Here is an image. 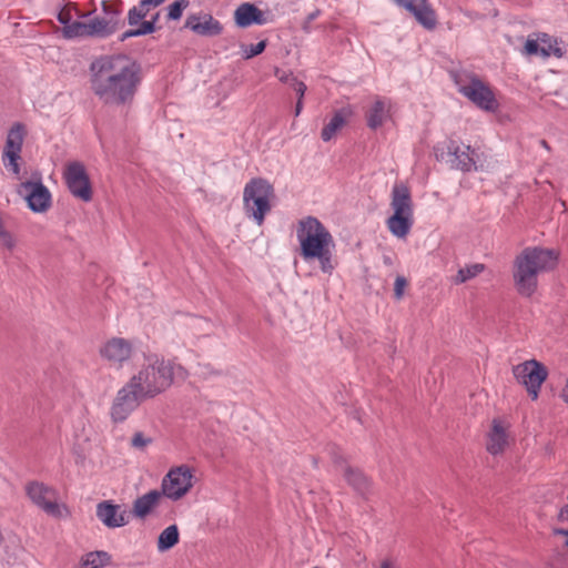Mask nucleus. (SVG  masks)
Returning a JSON list of instances; mask_svg holds the SVG:
<instances>
[{"label":"nucleus","mask_w":568,"mask_h":568,"mask_svg":"<svg viewBox=\"0 0 568 568\" xmlns=\"http://www.w3.org/2000/svg\"><path fill=\"white\" fill-rule=\"evenodd\" d=\"M163 498V494L159 490H151L133 503L132 514L139 519H144L149 516L160 504Z\"/></svg>","instance_id":"nucleus-25"},{"label":"nucleus","mask_w":568,"mask_h":568,"mask_svg":"<svg viewBox=\"0 0 568 568\" xmlns=\"http://www.w3.org/2000/svg\"><path fill=\"white\" fill-rule=\"evenodd\" d=\"M183 8L184 6L181 1L171 3L169 7V18L173 20L179 19L182 14Z\"/></svg>","instance_id":"nucleus-38"},{"label":"nucleus","mask_w":568,"mask_h":568,"mask_svg":"<svg viewBox=\"0 0 568 568\" xmlns=\"http://www.w3.org/2000/svg\"><path fill=\"white\" fill-rule=\"evenodd\" d=\"M99 354L110 367L119 369L131 359L133 344L123 337H112L100 347Z\"/></svg>","instance_id":"nucleus-16"},{"label":"nucleus","mask_w":568,"mask_h":568,"mask_svg":"<svg viewBox=\"0 0 568 568\" xmlns=\"http://www.w3.org/2000/svg\"><path fill=\"white\" fill-rule=\"evenodd\" d=\"M351 115L352 110L349 108L336 111L329 122L323 128L321 132L322 140L325 142L332 140L336 133L343 129Z\"/></svg>","instance_id":"nucleus-26"},{"label":"nucleus","mask_w":568,"mask_h":568,"mask_svg":"<svg viewBox=\"0 0 568 568\" xmlns=\"http://www.w3.org/2000/svg\"><path fill=\"white\" fill-rule=\"evenodd\" d=\"M265 47H266L265 41H260L255 45H250V47L243 44V45H241L242 57L245 59L253 58V57L262 53L264 51Z\"/></svg>","instance_id":"nucleus-34"},{"label":"nucleus","mask_w":568,"mask_h":568,"mask_svg":"<svg viewBox=\"0 0 568 568\" xmlns=\"http://www.w3.org/2000/svg\"><path fill=\"white\" fill-rule=\"evenodd\" d=\"M18 192L24 197L29 209L36 213H43L51 205V194L41 181L23 182Z\"/></svg>","instance_id":"nucleus-17"},{"label":"nucleus","mask_w":568,"mask_h":568,"mask_svg":"<svg viewBox=\"0 0 568 568\" xmlns=\"http://www.w3.org/2000/svg\"><path fill=\"white\" fill-rule=\"evenodd\" d=\"M345 480L361 495H366L371 489V481L364 473L343 460L336 459Z\"/></svg>","instance_id":"nucleus-24"},{"label":"nucleus","mask_w":568,"mask_h":568,"mask_svg":"<svg viewBox=\"0 0 568 568\" xmlns=\"http://www.w3.org/2000/svg\"><path fill=\"white\" fill-rule=\"evenodd\" d=\"M540 145H541L542 148H545L546 150H549V145H548L547 141L541 140V141H540Z\"/></svg>","instance_id":"nucleus-44"},{"label":"nucleus","mask_w":568,"mask_h":568,"mask_svg":"<svg viewBox=\"0 0 568 568\" xmlns=\"http://www.w3.org/2000/svg\"><path fill=\"white\" fill-rule=\"evenodd\" d=\"M97 517L108 528L123 527L129 523L128 513L121 506L110 501H102L97 506Z\"/></svg>","instance_id":"nucleus-22"},{"label":"nucleus","mask_w":568,"mask_h":568,"mask_svg":"<svg viewBox=\"0 0 568 568\" xmlns=\"http://www.w3.org/2000/svg\"><path fill=\"white\" fill-rule=\"evenodd\" d=\"M84 568H103L111 564V555L103 550L90 551L81 557Z\"/></svg>","instance_id":"nucleus-29"},{"label":"nucleus","mask_w":568,"mask_h":568,"mask_svg":"<svg viewBox=\"0 0 568 568\" xmlns=\"http://www.w3.org/2000/svg\"><path fill=\"white\" fill-rule=\"evenodd\" d=\"M148 11L149 4L143 3V0H141L138 7H134L129 11V23L131 26H138L141 22V20L146 16Z\"/></svg>","instance_id":"nucleus-32"},{"label":"nucleus","mask_w":568,"mask_h":568,"mask_svg":"<svg viewBox=\"0 0 568 568\" xmlns=\"http://www.w3.org/2000/svg\"><path fill=\"white\" fill-rule=\"evenodd\" d=\"M275 197L273 185L261 178L248 181L243 191L244 211L247 217L253 219L261 226L266 214L272 210Z\"/></svg>","instance_id":"nucleus-6"},{"label":"nucleus","mask_w":568,"mask_h":568,"mask_svg":"<svg viewBox=\"0 0 568 568\" xmlns=\"http://www.w3.org/2000/svg\"><path fill=\"white\" fill-rule=\"evenodd\" d=\"M396 104L392 99L381 95L373 97L365 110V121L371 130H377L388 122H393Z\"/></svg>","instance_id":"nucleus-15"},{"label":"nucleus","mask_w":568,"mask_h":568,"mask_svg":"<svg viewBox=\"0 0 568 568\" xmlns=\"http://www.w3.org/2000/svg\"><path fill=\"white\" fill-rule=\"evenodd\" d=\"M524 52L527 55H539L541 58H560L565 53V47L558 38H531L527 40Z\"/></svg>","instance_id":"nucleus-19"},{"label":"nucleus","mask_w":568,"mask_h":568,"mask_svg":"<svg viewBox=\"0 0 568 568\" xmlns=\"http://www.w3.org/2000/svg\"><path fill=\"white\" fill-rule=\"evenodd\" d=\"M180 540V532L176 525L168 526L158 537V550L164 552L173 548Z\"/></svg>","instance_id":"nucleus-28"},{"label":"nucleus","mask_w":568,"mask_h":568,"mask_svg":"<svg viewBox=\"0 0 568 568\" xmlns=\"http://www.w3.org/2000/svg\"><path fill=\"white\" fill-rule=\"evenodd\" d=\"M26 135L24 126L16 123L8 132L6 145L2 154V162L7 170L11 171L17 178L20 175L21 150Z\"/></svg>","instance_id":"nucleus-14"},{"label":"nucleus","mask_w":568,"mask_h":568,"mask_svg":"<svg viewBox=\"0 0 568 568\" xmlns=\"http://www.w3.org/2000/svg\"><path fill=\"white\" fill-rule=\"evenodd\" d=\"M63 27L64 36H97L108 32L105 19L91 18L90 14H80L74 4H67L58 14Z\"/></svg>","instance_id":"nucleus-8"},{"label":"nucleus","mask_w":568,"mask_h":568,"mask_svg":"<svg viewBox=\"0 0 568 568\" xmlns=\"http://www.w3.org/2000/svg\"><path fill=\"white\" fill-rule=\"evenodd\" d=\"M447 149V161L452 166L460 169L463 171H470L476 168L477 152L471 150L470 146H460L455 141H449L446 145Z\"/></svg>","instance_id":"nucleus-20"},{"label":"nucleus","mask_w":568,"mask_h":568,"mask_svg":"<svg viewBox=\"0 0 568 568\" xmlns=\"http://www.w3.org/2000/svg\"><path fill=\"white\" fill-rule=\"evenodd\" d=\"M292 88L295 90V92L297 93L298 95V99L303 100V97L305 94V91H306V85L304 82L302 81H295V83L292 85Z\"/></svg>","instance_id":"nucleus-39"},{"label":"nucleus","mask_w":568,"mask_h":568,"mask_svg":"<svg viewBox=\"0 0 568 568\" xmlns=\"http://www.w3.org/2000/svg\"><path fill=\"white\" fill-rule=\"evenodd\" d=\"M186 377L187 372L182 365L152 354L145 356L144 362L129 381L148 399H153L166 392L175 378L185 379Z\"/></svg>","instance_id":"nucleus-4"},{"label":"nucleus","mask_w":568,"mask_h":568,"mask_svg":"<svg viewBox=\"0 0 568 568\" xmlns=\"http://www.w3.org/2000/svg\"><path fill=\"white\" fill-rule=\"evenodd\" d=\"M26 493L31 501L49 516L65 518L70 515L68 507L57 501L55 490L44 484L31 481L27 484Z\"/></svg>","instance_id":"nucleus-10"},{"label":"nucleus","mask_w":568,"mask_h":568,"mask_svg":"<svg viewBox=\"0 0 568 568\" xmlns=\"http://www.w3.org/2000/svg\"><path fill=\"white\" fill-rule=\"evenodd\" d=\"M452 77L458 91L476 106L485 111L497 110L498 102L494 91L477 74L467 70H458L453 71Z\"/></svg>","instance_id":"nucleus-7"},{"label":"nucleus","mask_w":568,"mask_h":568,"mask_svg":"<svg viewBox=\"0 0 568 568\" xmlns=\"http://www.w3.org/2000/svg\"><path fill=\"white\" fill-rule=\"evenodd\" d=\"M153 439L151 437L145 436L143 433L138 432L133 435L131 439L132 447L136 449H144L146 446L152 444Z\"/></svg>","instance_id":"nucleus-35"},{"label":"nucleus","mask_w":568,"mask_h":568,"mask_svg":"<svg viewBox=\"0 0 568 568\" xmlns=\"http://www.w3.org/2000/svg\"><path fill=\"white\" fill-rule=\"evenodd\" d=\"M164 0H143V3H148L149 7L150 6H159L163 2Z\"/></svg>","instance_id":"nucleus-43"},{"label":"nucleus","mask_w":568,"mask_h":568,"mask_svg":"<svg viewBox=\"0 0 568 568\" xmlns=\"http://www.w3.org/2000/svg\"><path fill=\"white\" fill-rule=\"evenodd\" d=\"M559 260V252L542 246H528L518 253L513 262V282L516 292L531 297L538 288V276L552 271Z\"/></svg>","instance_id":"nucleus-2"},{"label":"nucleus","mask_w":568,"mask_h":568,"mask_svg":"<svg viewBox=\"0 0 568 568\" xmlns=\"http://www.w3.org/2000/svg\"><path fill=\"white\" fill-rule=\"evenodd\" d=\"M192 478L193 474L189 466L181 465L174 467L164 476L161 484V493L172 500H179L192 488Z\"/></svg>","instance_id":"nucleus-11"},{"label":"nucleus","mask_w":568,"mask_h":568,"mask_svg":"<svg viewBox=\"0 0 568 568\" xmlns=\"http://www.w3.org/2000/svg\"><path fill=\"white\" fill-rule=\"evenodd\" d=\"M509 425L500 419L494 418L491 426L487 433L486 448L491 455L501 454L509 444L508 435Z\"/></svg>","instance_id":"nucleus-21"},{"label":"nucleus","mask_w":568,"mask_h":568,"mask_svg":"<svg viewBox=\"0 0 568 568\" xmlns=\"http://www.w3.org/2000/svg\"><path fill=\"white\" fill-rule=\"evenodd\" d=\"M407 285L405 277L397 276L394 283V294L397 300H400L404 295V290Z\"/></svg>","instance_id":"nucleus-37"},{"label":"nucleus","mask_w":568,"mask_h":568,"mask_svg":"<svg viewBox=\"0 0 568 568\" xmlns=\"http://www.w3.org/2000/svg\"><path fill=\"white\" fill-rule=\"evenodd\" d=\"M0 245L1 247L12 252L17 247L16 235L7 227L4 221L0 216Z\"/></svg>","instance_id":"nucleus-31"},{"label":"nucleus","mask_w":568,"mask_h":568,"mask_svg":"<svg viewBox=\"0 0 568 568\" xmlns=\"http://www.w3.org/2000/svg\"><path fill=\"white\" fill-rule=\"evenodd\" d=\"M393 214L387 219L388 231L397 239H405L414 223V204L409 187L403 183H395L390 194Z\"/></svg>","instance_id":"nucleus-5"},{"label":"nucleus","mask_w":568,"mask_h":568,"mask_svg":"<svg viewBox=\"0 0 568 568\" xmlns=\"http://www.w3.org/2000/svg\"><path fill=\"white\" fill-rule=\"evenodd\" d=\"M379 568H402L394 559H383L379 564Z\"/></svg>","instance_id":"nucleus-40"},{"label":"nucleus","mask_w":568,"mask_h":568,"mask_svg":"<svg viewBox=\"0 0 568 568\" xmlns=\"http://www.w3.org/2000/svg\"><path fill=\"white\" fill-rule=\"evenodd\" d=\"M274 74L281 82L291 87L295 83V81H297L291 71L282 70L280 68H275Z\"/></svg>","instance_id":"nucleus-36"},{"label":"nucleus","mask_w":568,"mask_h":568,"mask_svg":"<svg viewBox=\"0 0 568 568\" xmlns=\"http://www.w3.org/2000/svg\"><path fill=\"white\" fill-rule=\"evenodd\" d=\"M149 400L139 389L128 381L115 394L110 417L113 423L124 422L140 405Z\"/></svg>","instance_id":"nucleus-9"},{"label":"nucleus","mask_w":568,"mask_h":568,"mask_svg":"<svg viewBox=\"0 0 568 568\" xmlns=\"http://www.w3.org/2000/svg\"><path fill=\"white\" fill-rule=\"evenodd\" d=\"M485 268L486 266L483 263L467 264L458 270L456 275L452 278V282L455 285L464 284L481 274Z\"/></svg>","instance_id":"nucleus-30"},{"label":"nucleus","mask_w":568,"mask_h":568,"mask_svg":"<svg viewBox=\"0 0 568 568\" xmlns=\"http://www.w3.org/2000/svg\"><path fill=\"white\" fill-rule=\"evenodd\" d=\"M185 26L195 33H215L220 31L219 22L209 14L189 17Z\"/></svg>","instance_id":"nucleus-27"},{"label":"nucleus","mask_w":568,"mask_h":568,"mask_svg":"<svg viewBox=\"0 0 568 568\" xmlns=\"http://www.w3.org/2000/svg\"><path fill=\"white\" fill-rule=\"evenodd\" d=\"M138 26L136 29L128 30L122 36H145L155 31L153 21H142Z\"/></svg>","instance_id":"nucleus-33"},{"label":"nucleus","mask_w":568,"mask_h":568,"mask_svg":"<svg viewBox=\"0 0 568 568\" xmlns=\"http://www.w3.org/2000/svg\"><path fill=\"white\" fill-rule=\"evenodd\" d=\"M63 175L67 186L74 197L83 202H90L92 200L93 192L91 182L82 163H69Z\"/></svg>","instance_id":"nucleus-13"},{"label":"nucleus","mask_w":568,"mask_h":568,"mask_svg":"<svg viewBox=\"0 0 568 568\" xmlns=\"http://www.w3.org/2000/svg\"><path fill=\"white\" fill-rule=\"evenodd\" d=\"M398 7L410 12L416 21L426 30L432 31L437 24L435 11L427 0H393Z\"/></svg>","instance_id":"nucleus-18"},{"label":"nucleus","mask_w":568,"mask_h":568,"mask_svg":"<svg viewBox=\"0 0 568 568\" xmlns=\"http://www.w3.org/2000/svg\"><path fill=\"white\" fill-rule=\"evenodd\" d=\"M514 375L521 383L531 399L538 398L541 384L546 381L547 368L536 359L526 361L514 368Z\"/></svg>","instance_id":"nucleus-12"},{"label":"nucleus","mask_w":568,"mask_h":568,"mask_svg":"<svg viewBox=\"0 0 568 568\" xmlns=\"http://www.w3.org/2000/svg\"><path fill=\"white\" fill-rule=\"evenodd\" d=\"M144 78L141 62L126 53L103 54L89 65V87L105 105L132 103Z\"/></svg>","instance_id":"nucleus-1"},{"label":"nucleus","mask_w":568,"mask_h":568,"mask_svg":"<svg viewBox=\"0 0 568 568\" xmlns=\"http://www.w3.org/2000/svg\"><path fill=\"white\" fill-rule=\"evenodd\" d=\"M234 19L240 27H250L253 24L262 26L271 21L270 13L260 10L252 3H242L234 12Z\"/></svg>","instance_id":"nucleus-23"},{"label":"nucleus","mask_w":568,"mask_h":568,"mask_svg":"<svg viewBox=\"0 0 568 568\" xmlns=\"http://www.w3.org/2000/svg\"><path fill=\"white\" fill-rule=\"evenodd\" d=\"M560 397L564 399L565 403L568 404V378L565 387L561 389Z\"/></svg>","instance_id":"nucleus-41"},{"label":"nucleus","mask_w":568,"mask_h":568,"mask_svg":"<svg viewBox=\"0 0 568 568\" xmlns=\"http://www.w3.org/2000/svg\"><path fill=\"white\" fill-rule=\"evenodd\" d=\"M300 255L305 262L317 261L325 274H332L336 262L333 257L335 241L328 229L316 217L305 216L296 223Z\"/></svg>","instance_id":"nucleus-3"},{"label":"nucleus","mask_w":568,"mask_h":568,"mask_svg":"<svg viewBox=\"0 0 568 568\" xmlns=\"http://www.w3.org/2000/svg\"><path fill=\"white\" fill-rule=\"evenodd\" d=\"M303 109V100L297 99L296 105H295V116H298Z\"/></svg>","instance_id":"nucleus-42"}]
</instances>
